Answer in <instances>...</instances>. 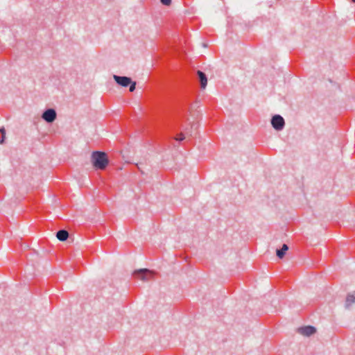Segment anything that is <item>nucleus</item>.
Returning a JSON list of instances; mask_svg holds the SVG:
<instances>
[{
    "mask_svg": "<svg viewBox=\"0 0 355 355\" xmlns=\"http://www.w3.org/2000/svg\"><path fill=\"white\" fill-rule=\"evenodd\" d=\"M202 46H203L204 47H207V44H206V43H203V44H202Z\"/></svg>",
    "mask_w": 355,
    "mask_h": 355,
    "instance_id": "obj_16",
    "label": "nucleus"
},
{
    "mask_svg": "<svg viewBox=\"0 0 355 355\" xmlns=\"http://www.w3.org/2000/svg\"><path fill=\"white\" fill-rule=\"evenodd\" d=\"M56 112L53 109H48L42 114V119L48 123H52L56 119Z\"/></svg>",
    "mask_w": 355,
    "mask_h": 355,
    "instance_id": "obj_4",
    "label": "nucleus"
},
{
    "mask_svg": "<svg viewBox=\"0 0 355 355\" xmlns=\"http://www.w3.org/2000/svg\"><path fill=\"white\" fill-rule=\"evenodd\" d=\"M0 132L1 134V140L0 141V144H3L6 138V130L3 127L0 128Z\"/></svg>",
    "mask_w": 355,
    "mask_h": 355,
    "instance_id": "obj_12",
    "label": "nucleus"
},
{
    "mask_svg": "<svg viewBox=\"0 0 355 355\" xmlns=\"http://www.w3.org/2000/svg\"><path fill=\"white\" fill-rule=\"evenodd\" d=\"M196 73H197L198 76L200 78V70H198L196 71Z\"/></svg>",
    "mask_w": 355,
    "mask_h": 355,
    "instance_id": "obj_15",
    "label": "nucleus"
},
{
    "mask_svg": "<svg viewBox=\"0 0 355 355\" xmlns=\"http://www.w3.org/2000/svg\"><path fill=\"white\" fill-rule=\"evenodd\" d=\"M135 278L142 281H148L153 278L154 272L148 269H140L135 270L133 273Z\"/></svg>",
    "mask_w": 355,
    "mask_h": 355,
    "instance_id": "obj_2",
    "label": "nucleus"
},
{
    "mask_svg": "<svg viewBox=\"0 0 355 355\" xmlns=\"http://www.w3.org/2000/svg\"><path fill=\"white\" fill-rule=\"evenodd\" d=\"M297 332L303 336H310L316 332V329L312 326L300 327Z\"/></svg>",
    "mask_w": 355,
    "mask_h": 355,
    "instance_id": "obj_5",
    "label": "nucleus"
},
{
    "mask_svg": "<svg viewBox=\"0 0 355 355\" xmlns=\"http://www.w3.org/2000/svg\"><path fill=\"white\" fill-rule=\"evenodd\" d=\"M135 87H136V83L131 81L130 89H129L130 92H132L135 89Z\"/></svg>",
    "mask_w": 355,
    "mask_h": 355,
    "instance_id": "obj_13",
    "label": "nucleus"
},
{
    "mask_svg": "<svg viewBox=\"0 0 355 355\" xmlns=\"http://www.w3.org/2000/svg\"><path fill=\"white\" fill-rule=\"evenodd\" d=\"M160 1L164 6H169L171 3V0H160Z\"/></svg>",
    "mask_w": 355,
    "mask_h": 355,
    "instance_id": "obj_14",
    "label": "nucleus"
},
{
    "mask_svg": "<svg viewBox=\"0 0 355 355\" xmlns=\"http://www.w3.org/2000/svg\"><path fill=\"white\" fill-rule=\"evenodd\" d=\"M207 84V78L205 73L201 71V89H205Z\"/></svg>",
    "mask_w": 355,
    "mask_h": 355,
    "instance_id": "obj_10",
    "label": "nucleus"
},
{
    "mask_svg": "<svg viewBox=\"0 0 355 355\" xmlns=\"http://www.w3.org/2000/svg\"><path fill=\"white\" fill-rule=\"evenodd\" d=\"M56 236L60 241H64L68 239L69 233L67 230H61L57 232Z\"/></svg>",
    "mask_w": 355,
    "mask_h": 355,
    "instance_id": "obj_7",
    "label": "nucleus"
},
{
    "mask_svg": "<svg viewBox=\"0 0 355 355\" xmlns=\"http://www.w3.org/2000/svg\"><path fill=\"white\" fill-rule=\"evenodd\" d=\"M114 80L123 87H127L131 83V78L126 76H119L114 75Z\"/></svg>",
    "mask_w": 355,
    "mask_h": 355,
    "instance_id": "obj_6",
    "label": "nucleus"
},
{
    "mask_svg": "<svg viewBox=\"0 0 355 355\" xmlns=\"http://www.w3.org/2000/svg\"><path fill=\"white\" fill-rule=\"evenodd\" d=\"M355 302V292L352 294H349L347 296L346 302H345V307L349 308V306Z\"/></svg>",
    "mask_w": 355,
    "mask_h": 355,
    "instance_id": "obj_9",
    "label": "nucleus"
},
{
    "mask_svg": "<svg viewBox=\"0 0 355 355\" xmlns=\"http://www.w3.org/2000/svg\"><path fill=\"white\" fill-rule=\"evenodd\" d=\"M353 3H355V0H351Z\"/></svg>",
    "mask_w": 355,
    "mask_h": 355,
    "instance_id": "obj_17",
    "label": "nucleus"
},
{
    "mask_svg": "<svg viewBox=\"0 0 355 355\" xmlns=\"http://www.w3.org/2000/svg\"><path fill=\"white\" fill-rule=\"evenodd\" d=\"M288 245L283 244L282 248L277 249L276 250V254H277V257L279 259H282L284 257L286 251H288Z\"/></svg>",
    "mask_w": 355,
    "mask_h": 355,
    "instance_id": "obj_8",
    "label": "nucleus"
},
{
    "mask_svg": "<svg viewBox=\"0 0 355 355\" xmlns=\"http://www.w3.org/2000/svg\"><path fill=\"white\" fill-rule=\"evenodd\" d=\"M185 139L184 135L182 133L177 135L173 139L175 141H182Z\"/></svg>",
    "mask_w": 355,
    "mask_h": 355,
    "instance_id": "obj_11",
    "label": "nucleus"
},
{
    "mask_svg": "<svg viewBox=\"0 0 355 355\" xmlns=\"http://www.w3.org/2000/svg\"><path fill=\"white\" fill-rule=\"evenodd\" d=\"M91 161L94 167L100 170H104L109 163L106 153L101 151L93 152Z\"/></svg>",
    "mask_w": 355,
    "mask_h": 355,
    "instance_id": "obj_1",
    "label": "nucleus"
},
{
    "mask_svg": "<svg viewBox=\"0 0 355 355\" xmlns=\"http://www.w3.org/2000/svg\"><path fill=\"white\" fill-rule=\"evenodd\" d=\"M271 124L272 126L276 130H282L284 125H285V121L284 118L279 115L276 114L273 116L271 119Z\"/></svg>",
    "mask_w": 355,
    "mask_h": 355,
    "instance_id": "obj_3",
    "label": "nucleus"
}]
</instances>
